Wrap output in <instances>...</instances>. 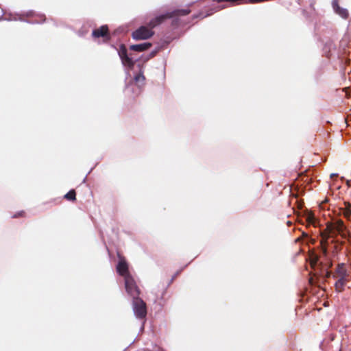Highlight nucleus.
I'll use <instances>...</instances> for the list:
<instances>
[{"instance_id": "nucleus-1", "label": "nucleus", "mask_w": 351, "mask_h": 351, "mask_svg": "<svg viewBox=\"0 0 351 351\" xmlns=\"http://www.w3.org/2000/svg\"><path fill=\"white\" fill-rule=\"evenodd\" d=\"M190 12L188 9L183 10H178L174 11L173 12H167L165 14L160 15L159 16L156 17L152 19L149 24V27L146 26H141L138 28L136 30L132 32V38L134 40H145L152 37L154 34V32L152 29L160 23L167 18H171L174 15H182L184 16L188 14Z\"/></svg>"}, {"instance_id": "nucleus-2", "label": "nucleus", "mask_w": 351, "mask_h": 351, "mask_svg": "<svg viewBox=\"0 0 351 351\" xmlns=\"http://www.w3.org/2000/svg\"><path fill=\"white\" fill-rule=\"evenodd\" d=\"M333 278L336 280L335 288L337 292H342L346 283L350 280V273L346 269L345 264H339L336 268Z\"/></svg>"}, {"instance_id": "nucleus-3", "label": "nucleus", "mask_w": 351, "mask_h": 351, "mask_svg": "<svg viewBox=\"0 0 351 351\" xmlns=\"http://www.w3.org/2000/svg\"><path fill=\"white\" fill-rule=\"evenodd\" d=\"M133 311L137 318L143 319L146 316V304L138 296L133 298Z\"/></svg>"}, {"instance_id": "nucleus-4", "label": "nucleus", "mask_w": 351, "mask_h": 351, "mask_svg": "<svg viewBox=\"0 0 351 351\" xmlns=\"http://www.w3.org/2000/svg\"><path fill=\"white\" fill-rule=\"evenodd\" d=\"M125 287L127 293L134 298L138 296L140 291L132 276H128L125 279Z\"/></svg>"}, {"instance_id": "nucleus-5", "label": "nucleus", "mask_w": 351, "mask_h": 351, "mask_svg": "<svg viewBox=\"0 0 351 351\" xmlns=\"http://www.w3.org/2000/svg\"><path fill=\"white\" fill-rule=\"evenodd\" d=\"M332 8L334 12L343 19H347L349 16L348 10L342 8L339 4V0H332Z\"/></svg>"}, {"instance_id": "nucleus-6", "label": "nucleus", "mask_w": 351, "mask_h": 351, "mask_svg": "<svg viewBox=\"0 0 351 351\" xmlns=\"http://www.w3.org/2000/svg\"><path fill=\"white\" fill-rule=\"evenodd\" d=\"M328 228L330 229V232H337L340 234L343 237H346V233L345 232L346 227L343 224V222L341 220H338L333 224L328 226Z\"/></svg>"}, {"instance_id": "nucleus-7", "label": "nucleus", "mask_w": 351, "mask_h": 351, "mask_svg": "<svg viewBox=\"0 0 351 351\" xmlns=\"http://www.w3.org/2000/svg\"><path fill=\"white\" fill-rule=\"evenodd\" d=\"M117 271L124 279L128 277V276H131L128 271V265L123 258L119 260L117 266Z\"/></svg>"}, {"instance_id": "nucleus-8", "label": "nucleus", "mask_w": 351, "mask_h": 351, "mask_svg": "<svg viewBox=\"0 0 351 351\" xmlns=\"http://www.w3.org/2000/svg\"><path fill=\"white\" fill-rule=\"evenodd\" d=\"M92 35L94 38L103 37L105 39H109L108 26L102 25L99 28L93 30Z\"/></svg>"}, {"instance_id": "nucleus-9", "label": "nucleus", "mask_w": 351, "mask_h": 351, "mask_svg": "<svg viewBox=\"0 0 351 351\" xmlns=\"http://www.w3.org/2000/svg\"><path fill=\"white\" fill-rule=\"evenodd\" d=\"M119 54L120 58L121 60L122 64L125 66H128L129 68L133 67V66L134 64V62L131 58L128 57V56L127 54V51L125 49L121 50L119 53Z\"/></svg>"}, {"instance_id": "nucleus-10", "label": "nucleus", "mask_w": 351, "mask_h": 351, "mask_svg": "<svg viewBox=\"0 0 351 351\" xmlns=\"http://www.w3.org/2000/svg\"><path fill=\"white\" fill-rule=\"evenodd\" d=\"M152 46L150 43H144L138 45H133L130 47V49L135 51H143L149 49Z\"/></svg>"}, {"instance_id": "nucleus-11", "label": "nucleus", "mask_w": 351, "mask_h": 351, "mask_svg": "<svg viewBox=\"0 0 351 351\" xmlns=\"http://www.w3.org/2000/svg\"><path fill=\"white\" fill-rule=\"evenodd\" d=\"M343 215L348 218L351 215V205L350 204L345 203V208L343 211Z\"/></svg>"}, {"instance_id": "nucleus-12", "label": "nucleus", "mask_w": 351, "mask_h": 351, "mask_svg": "<svg viewBox=\"0 0 351 351\" xmlns=\"http://www.w3.org/2000/svg\"><path fill=\"white\" fill-rule=\"evenodd\" d=\"M306 220L308 222V223L315 226L316 219L315 215L312 213H310L307 215Z\"/></svg>"}, {"instance_id": "nucleus-13", "label": "nucleus", "mask_w": 351, "mask_h": 351, "mask_svg": "<svg viewBox=\"0 0 351 351\" xmlns=\"http://www.w3.org/2000/svg\"><path fill=\"white\" fill-rule=\"evenodd\" d=\"M145 80V76L143 75L142 72H141L139 74L136 75L134 77V80L136 83L143 84Z\"/></svg>"}, {"instance_id": "nucleus-14", "label": "nucleus", "mask_w": 351, "mask_h": 351, "mask_svg": "<svg viewBox=\"0 0 351 351\" xmlns=\"http://www.w3.org/2000/svg\"><path fill=\"white\" fill-rule=\"evenodd\" d=\"M75 191L74 190H71L67 192V200H75Z\"/></svg>"}, {"instance_id": "nucleus-15", "label": "nucleus", "mask_w": 351, "mask_h": 351, "mask_svg": "<svg viewBox=\"0 0 351 351\" xmlns=\"http://www.w3.org/2000/svg\"><path fill=\"white\" fill-rule=\"evenodd\" d=\"M25 217V211L22 210L20 212L16 213L12 216V218H18V217Z\"/></svg>"}, {"instance_id": "nucleus-16", "label": "nucleus", "mask_w": 351, "mask_h": 351, "mask_svg": "<svg viewBox=\"0 0 351 351\" xmlns=\"http://www.w3.org/2000/svg\"><path fill=\"white\" fill-rule=\"evenodd\" d=\"M40 19L43 21H45V16L44 15H41L40 16Z\"/></svg>"}, {"instance_id": "nucleus-17", "label": "nucleus", "mask_w": 351, "mask_h": 351, "mask_svg": "<svg viewBox=\"0 0 351 351\" xmlns=\"http://www.w3.org/2000/svg\"><path fill=\"white\" fill-rule=\"evenodd\" d=\"M323 252H324V254H326V247L323 248Z\"/></svg>"}, {"instance_id": "nucleus-18", "label": "nucleus", "mask_w": 351, "mask_h": 351, "mask_svg": "<svg viewBox=\"0 0 351 351\" xmlns=\"http://www.w3.org/2000/svg\"><path fill=\"white\" fill-rule=\"evenodd\" d=\"M328 239V237H326L325 238V241L324 242H326V240Z\"/></svg>"}]
</instances>
